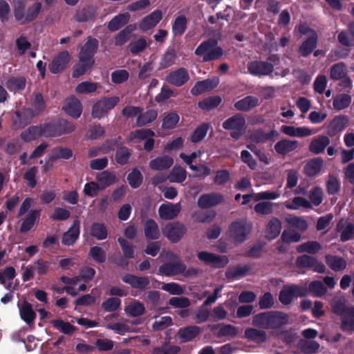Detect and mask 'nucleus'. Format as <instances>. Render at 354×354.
Instances as JSON below:
<instances>
[{"mask_svg": "<svg viewBox=\"0 0 354 354\" xmlns=\"http://www.w3.org/2000/svg\"><path fill=\"white\" fill-rule=\"evenodd\" d=\"M71 60V56L67 50L58 53L48 66L49 71L53 74L62 73L67 66Z\"/></svg>", "mask_w": 354, "mask_h": 354, "instance_id": "f8f14e48", "label": "nucleus"}, {"mask_svg": "<svg viewBox=\"0 0 354 354\" xmlns=\"http://www.w3.org/2000/svg\"><path fill=\"white\" fill-rule=\"evenodd\" d=\"M135 27L132 25L126 26L115 37V44L116 46L124 44L130 38L131 33L134 31Z\"/></svg>", "mask_w": 354, "mask_h": 354, "instance_id": "e2e57ef3", "label": "nucleus"}, {"mask_svg": "<svg viewBox=\"0 0 354 354\" xmlns=\"http://www.w3.org/2000/svg\"><path fill=\"white\" fill-rule=\"evenodd\" d=\"M176 58V50L173 48H168L160 59L159 68L160 69L169 68L175 63Z\"/></svg>", "mask_w": 354, "mask_h": 354, "instance_id": "3c124183", "label": "nucleus"}, {"mask_svg": "<svg viewBox=\"0 0 354 354\" xmlns=\"http://www.w3.org/2000/svg\"><path fill=\"white\" fill-rule=\"evenodd\" d=\"M252 324L263 328H270V312L259 313L253 317Z\"/></svg>", "mask_w": 354, "mask_h": 354, "instance_id": "69168bd1", "label": "nucleus"}, {"mask_svg": "<svg viewBox=\"0 0 354 354\" xmlns=\"http://www.w3.org/2000/svg\"><path fill=\"white\" fill-rule=\"evenodd\" d=\"M251 230V225L245 221H241L234 223L230 229V236L236 242H242L245 240L246 236Z\"/></svg>", "mask_w": 354, "mask_h": 354, "instance_id": "9b49d317", "label": "nucleus"}, {"mask_svg": "<svg viewBox=\"0 0 354 354\" xmlns=\"http://www.w3.org/2000/svg\"><path fill=\"white\" fill-rule=\"evenodd\" d=\"M62 109L68 115L77 119L82 114V106L79 99L74 95H71L65 100Z\"/></svg>", "mask_w": 354, "mask_h": 354, "instance_id": "4468645a", "label": "nucleus"}, {"mask_svg": "<svg viewBox=\"0 0 354 354\" xmlns=\"http://www.w3.org/2000/svg\"><path fill=\"white\" fill-rule=\"evenodd\" d=\"M281 230V223L277 218H272L268 223L266 229V237L272 240L278 236Z\"/></svg>", "mask_w": 354, "mask_h": 354, "instance_id": "c9c22d12", "label": "nucleus"}, {"mask_svg": "<svg viewBox=\"0 0 354 354\" xmlns=\"http://www.w3.org/2000/svg\"><path fill=\"white\" fill-rule=\"evenodd\" d=\"M221 102V97L218 95L209 96L198 102V106L205 111L216 108Z\"/></svg>", "mask_w": 354, "mask_h": 354, "instance_id": "c03bdc74", "label": "nucleus"}, {"mask_svg": "<svg viewBox=\"0 0 354 354\" xmlns=\"http://www.w3.org/2000/svg\"><path fill=\"white\" fill-rule=\"evenodd\" d=\"M180 350L178 346L168 345L165 343L162 346L154 348L152 354H178Z\"/></svg>", "mask_w": 354, "mask_h": 354, "instance_id": "774afa93", "label": "nucleus"}, {"mask_svg": "<svg viewBox=\"0 0 354 354\" xmlns=\"http://www.w3.org/2000/svg\"><path fill=\"white\" fill-rule=\"evenodd\" d=\"M118 96L102 97L97 100L92 106L91 115L93 118L100 120L109 114L119 103Z\"/></svg>", "mask_w": 354, "mask_h": 354, "instance_id": "39448f33", "label": "nucleus"}, {"mask_svg": "<svg viewBox=\"0 0 354 354\" xmlns=\"http://www.w3.org/2000/svg\"><path fill=\"white\" fill-rule=\"evenodd\" d=\"M40 215V209L30 210L28 214L21 220L19 232L21 233L29 232L39 222Z\"/></svg>", "mask_w": 354, "mask_h": 354, "instance_id": "a211bd4d", "label": "nucleus"}, {"mask_svg": "<svg viewBox=\"0 0 354 354\" xmlns=\"http://www.w3.org/2000/svg\"><path fill=\"white\" fill-rule=\"evenodd\" d=\"M307 290L297 286H285L279 294V301L285 305L289 304L294 298L306 295Z\"/></svg>", "mask_w": 354, "mask_h": 354, "instance_id": "1a4fd4ad", "label": "nucleus"}, {"mask_svg": "<svg viewBox=\"0 0 354 354\" xmlns=\"http://www.w3.org/2000/svg\"><path fill=\"white\" fill-rule=\"evenodd\" d=\"M189 80V75L187 69L184 67L170 72L167 76V81L176 87L185 85Z\"/></svg>", "mask_w": 354, "mask_h": 354, "instance_id": "dca6fc26", "label": "nucleus"}, {"mask_svg": "<svg viewBox=\"0 0 354 354\" xmlns=\"http://www.w3.org/2000/svg\"><path fill=\"white\" fill-rule=\"evenodd\" d=\"M259 104V99L254 96H247L237 101L234 106L237 110L248 111Z\"/></svg>", "mask_w": 354, "mask_h": 354, "instance_id": "79ce46f5", "label": "nucleus"}, {"mask_svg": "<svg viewBox=\"0 0 354 354\" xmlns=\"http://www.w3.org/2000/svg\"><path fill=\"white\" fill-rule=\"evenodd\" d=\"M73 157V151L67 147H56L51 151L50 160L52 161L58 159L68 160Z\"/></svg>", "mask_w": 354, "mask_h": 354, "instance_id": "603ef678", "label": "nucleus"}, {"mask_svg": "<svg viewBox=\"0 0 354 354\" xmlns=\"http://www.w3.org/2000/svg\"><path fill=\"white\" fill-rule=\"evenodd\" d=\"M288 322V316L282 312L270 311V328H277Z\"/></svg>", "mask_w": 354, "mask_h": 354, "instance_id": "58836bf2", "label": "nucleus"}, {"mask_svg": "<svg viewBox=\"0 0 354 354\" xmlns=\"http://www.w3.org/2000/svg\"><path fill=\"white\" fill-rule=\"evenodd\" d=\"M127 180L133 189H137L140 187L143 182V176L138 168H133L127 175Z\"/></svg>", "mask_w": 354, "mask_h": 354, "instance_id": "5fc2aeb1", "label": "nucleus"}, {"mask_svg": "<svg viewBox=\"0 0 354 354\" xmlns=\"http://www.w3.org/2000/svg\"><path fill=\"white\" fill-rule=\"evenodd\" d=\"M50 324L55 329L58 330L64 335H71L77 330V328L75 326L62 319H53L50 322Z\"/></svg>", "mask_w": 354, "mask_h": 354, "instance_id": "4c0bfd02", "label": "nucleus"}, {"mask_svg": "<svg viewBox=\"0 0 354 354\" xmlns=\"http://www.w3.org/2000/svg\"><path fill=\"white\" fill-rule=\"evenodd\" d=\"M174 163L173 158L167 155L158 156L149 161V167L154 171H161L169 169Z\"/></svg>", "mask_w": 354, "mask_h": 354, "instance_id": "cd10ccee", "label": "nucleus"}, {"mask_svg": "<svg viewBox=\"0 0 354 354\" xmlns=\"http://www.w3.org/2000/svg\"><path fill=\"white\" fill-rule=\"evenodd\" d=\"M337 229L341 234L340 238L342 241H348L353 237L354 224L342 220L337 224Z\"/></svg>", "mask_w": 354, "mask_h": 354, "instance_id": "e433bc0d", "label": "nucleus"}, {"mask_svg": "<svg viewBox=\"0 0 354 354\" xmlns=\"http://www.w3.org/2000/svg\"><path fill=\"white\" fill-rule=\"evenodd\" d=\"M80 233V222L78 219L74 220L69 229L63 234L62 243L64 245H73L78 239Z\"/></svg>", "mask_w": 354, "mask_h": 354, "instance_id": "6ab92c4d", "label": "nucleus"}, {"mask_svg": "<svg viewBox=\"0 0 354 354\" xmlns=\"http://www.w3.org/2000/svg\"><path fill=\"white\" fill-rule=\"evenodd\" d=\"M41 125H32L22 131L20 138L25 142L35 140L36 138L43 136Z\"/></svg>", "mask_w": 354, "mask_h": 354, "instance_id": "f704fd0d", "label": "nucleus"}, {"mask_svg": "<svg viewBox=\"0 0 354 354\" xmlns=\"http://www.w3.org/2000/svg\"><path fill=\"white\" fill-rule=\"evenodd\" d=\"M268 62L254 61L249 64L248 70L253 75H268L274 70V66L277 64L279 58L273 55L268 58Z\"/></svg>", "mask_w": 354, "mask_h": 354, "instance_id": "423d86ee", "label": "nucleus"}, {"mask_svg": "<svg viewBox=\"0 0 354 354\" xmlns=\"http://www.w3.org/2000/svg\"><path fill=\"white\" fill-rule=\"evenodd\" d=\"M125 312L131 317H140L145 313V307L142 303L134 300L125 307Z\"/></svg>", "mask_w": 354, "mask_h": 354, "instance_id": "8fccbe9b", "label": "nucleus"}, {"mask_svg": "<svg viewBox=\"0 0 354 354\" xmlns=\"http://www.w3.org/2000/svg\"><path fill=\"white\" fill-rule=\"evenodd\" d=\"M348 125V118L346 115H340L335 117L327 127V134L334 136L342 131Z\"/></svg>", "mask_w": 354, "mask_h": 354, "instance_id": "412c9836", "label": "nucleus"}, {"mask_svg": "<svg viewBox=\"0 0 354 354\" xmlns=\"http://www.w3.org/2000/svg\"><path fill=\"white\" fill-rule=\"evenodd\" d=\"M43 137L57 138L63 135L73 133L75 130V125L73 122L66 119L59 118L49 122L41 124Z\"/></svg>", "mask_w": 354, "mask_h": 354, "instance_id": "f257e3e1", "label": "nucleus"}, {"mask_svg": "<svg viewBox=\"0 0 354 354\" xmlns=\"http://www.w3.org/2000/svg\"><path fill=\"white\" fill-rule=\"evenodd\" d=\"M179 121V115L175 111L169 113L166 115L162 122V129L170 130L176 127Z\"/></svg>", "mask_w": 354, "mask_h": 354, "instance_id": "680f3d73", "label": "nucleus"}, {"mask_svg": "<svg viewBox=\"0 0 354 354\" xmlns=\"http://www.w3.org/2000/svg\"><path fill=\"white\" fill-rule=\"evenodd\" d=\"M299 31L302 35H306L308 39L303 42L299 48V53L303 56H307L313 50L316 46L317 36L316 32L310 29L306 25H301L299 27Z\"/></svg>", "mask_w": 354, "mask_h": 354, "instance_id": "6e6552de", "label": "nucleus"}, {"mask_svg": "<svg viewBox=\"0 0 354 354\" xmlns=\"http://www.w3.org/2000/svg\"><path fill=\"white\" fill-rule=\"evenodd\" d=\"M330 77L333 80L344 79L345 87L351 88L352 83L347 77V68L345 64L339 63L333 65L330 68Z\"/></svg>", "mask_w": 354, "mask_h": 354, "instance_id": "bb28decb", "label": "nucleus"}, {"mask_svg": "<svg viewBox=\"0 0 354 354\" xmlns=\"http://www.w3.org/2000/svg\"><path fill=\"white\" fill-rule=\"evenodd\" d=\"M12 119L13 126L16 129L24 128L30 123L32 119L37 116L33 110L30 108L17 110Z\"/></svg>", "mask_w": 354, "mask_h": 354, "instance_id": "ddd939ff", "label": "nucleus"}, {"mask_svg": "<svg viewBox=\"0 0 354 354\" xmlns=\"http://www.w3.org/2000/svg\"><path fill=\"white\" fill-rule=\"evenodd\" d=\"M122 281L129 285L132 288L144 291L150 288V280L148 277L137 276L127 273L122 276Z\"/></svg>", "mask_w": 354, "mask_h": 354, "instance_id": "9d476101", "label": "nucleus"}, {"mask_svg": "<svg viewBox=\"0 0 354 354\" xmlns=\"http://www.w3.org/2000/svg\"><path fill=\"white\" fill-rule=\"evenodd\" d=\"M221 203V194L215 193L204 194L200 196L197 205L201 209H209Z\"/></svg>", "mask_w": 354, "mask_h": 354, "instance_id": "393cba45", "label": "nucleus"}, {"mask_svg": "<svg viewBox=\"0 0 354 354\" xmlns=\"http://www.w3.org/2000/svg\"><path fill=\"white\" fill-rule=\"evenodd\" d=\"M326 262L327 265L335 271L342 270L346 267V261L344 259L336 256H326Z\"/></svg>", "mask_w": 354, "mask_h": 354, "instance_id": "13d9d810", "label": "nucleus"}, {"mask_svg": "<svg viewBox=\"0 0 354 354\" xmlns=\"http://www.w3.org/2000/svg\"><path fill=\"white\" fill-rule=\"evenodd\" d=\"M162 19V11L156 10L142 19L139 25L140 29L142 31L151 30L154 28Z\"/></svg>", "mask_w": 354, "mask_h": 354, "instance_id": "b1692460", "label": "nucleus"}, {"mask_svg": "<svg viewBox=\"0 0 354 354\" xmlns=\"http://www.w3.org/2000/svg\"><path fill=\"white\" fill-rule=\"evenodd\" d=\"M218 84V80L213 79H206L202 81H198L192 88L190 93L194 96H198L203 93L208 92L214 89Z\"/></svg>", "mask_w": 354, "mask_h": 354, "instance_id": "5701e85b", "label": "nucleus"}, {"mask_svg": "<svg viewBox=\"0 0 354 354\" xmlns=\"http://www.w3.org/2000/svg\"><path fill=\"white\" fill-rule=\"evenodd\" d=\"M98 46L99 41L97 39L89 37L82 47L79 58H82L83 60L95 61L93 57L97 50Z\"/></svg>", "mask_w": 354, "mask_h": 354, "instance_id": "f3484780", "label": "nucleus"}, {"mask_svg": "<svg viewBox=\"0 0 354 354\" xmlns=\"http://www.w3.org/2000/svg\"><path fill=\"white\" fill-rule=\"evenodd\" d=\"M158 116V111L155 109H149L145 113H140L137 117L136 126L143 127L153 122Z\"/></svg>", "mask_w": 354, "mask_h": 354, "instance_id": "a18cd8bd", "label": "nucleus"}, {"mask_svg": "<svg viewBox=\"0 0 354 354\" xmlns=\"http://www.w3.org/2000/svg\"><path fill=\"white\" fill-rule=\"evenodd\" d=\"M245 336L249 340L255 342H263L267 338L265 331L256 328H250L245 330Z\"/></svg>", "mask_w": 354, "mask_h": 354, "instance_id": "6e6d98bb", "label": "nucleus"}, {"mask_svg": "<svg viewBox=\"0 0 354 354\" xmlns=\"http://www.w3.org/2000/svg\"><path fill=\"white\" fill-rule=\"evenodd\" d=\"M245 122V119L242 115H236L227 120L224 122L223 127L225 129L233 130L231 136L234 138H238L243 132Z\"/></svg>", "mask_w": 354, "mask_h": 354, "instance_id": "2eb2a0df", "label": "nucleus"}, {"mask_svg": "<svg viewBox=\"0 0 354 354\" xmlns=\"http://www.w3.org/2000/svg\"><path fill=\"white\" fill-rule=\"evenodd\" d=\"M218 41L208 39L198 45L195 50V55L203 57L205 62L216 60L221 57V47L217 46Z\"/></svg>", "mask_w": 354, "mask_h": 354, "instance_id": "7ed1b4c3", "label": "nucleus"}, {"mask_svg": "<svg viewBox=\"0 0 354 354\" xmlns=\"http://www.w3.org/2000/svg\"><path fill=\"white\" fill-rule=\"evenodd\" d=\"M144 233L146 239L149 240H157L160 236L158 225L152 218H149L145 221Z\"/></svg>", "mask_w": 354, "mask_h": 354, "instance_id": "473e14b6", "label": "nucleus"}, {"mask_svg": "<svg viewBox=\"0 0 354 354\" xmlns=\"http://www.w3.org/2000/svg\"><path fill=\"white\" fill-rule=\"evenodd\" d=\"M333 311L341 317V328L346 331L354 330V306L347 305L344 297H336L331 304Z\"/></svg>", "mask_w": 354, "mask_h": 354, "instance_id": "f03ea898", "label": "nucleus"}, {"mask_svg": "<svg viewBox=\"0 0 354 354\" xmlns=\"http://www.w3.org/2000/svg\"><path fill=\"white\" fill-rule=\"evenodd\" d=\"M18 306L21 319L30 326L34 324L37 317V314L33 310L32 306L28 301L24 299L21 305L18 304Z\"/></svg>", "mask_w": 354, "mask_h": 354, "instance_id": "4be33fe9", "label": "nucleus"}, {"mask_svg": "<svg viewBox=\"0 0 354 354\" xmlns=\"http://www.w3.org/2000/svg\"><path fill=\"white\" fill-rule=\"evenodd\" d=\"M187 232L185 225L179 222L175 221L165 225L162 229L163 235L171 243H178Z\"/></svg>", "mask_w": 354, "mask_h": 354, "instance_id": "0eeeda50", "label": "nucleus"}, {"mask_svg": "<svg viewBox=\"0 0 354 354\" xmlns=\"http://www.w3.org/2000/svg\"><path fill=\"white\" fill-rule=\"evenodd\" d=\"M283 205L289 210H298L303 209H311L310 202L301 196H295L288 201H285Z\"/></svg>", "mask_w": 354, "mask_h": 354, "instance_id": "7c9ffc66", "label": "nucleus"}, {"mask_svg": "<svg viewBox=\"0 0 354 354\" xmlns=\"http://www.w3.org/2000/svg\"><path fill=\"white\" fill-rule=\"evenodd\" d=\"M322 167V160L319 158H315L308 161L305 167V174L309 176H313L319 174Z\"/></svg>", "mask_w": 354, "mask_h": 354, "instance_id": "864d4df0", "label": "nucleus"}, {"mask_svg": "<svg viewBox=\"0 0 354 354\" xmlns=\"http://www.w3.org/2000/svg\"><path fill=\"white\" fill-rule=\"evenodd\" d=\"M89 234L91 236L99 241L106 239L108 236L106 226L104 223L99 222H94L92 223L90 227Z\"/></svg>", "mask_w": 354, "mask_h": 354, "instance_id": "a19ab883", "label": "nucleus"}, {"mask_svg": "<svg viewBox=\"0 0 354 354\" xmlns=\"http://www.w3.org/2000/svg\"><path fill=\"white\" fill-rule=\"evenodd\" d=\"M329 143L330 140L327 136H319L317 138L314 139L311 142L309 147V149L313 153L318 154L324 151V150Z\"/></svg>", "mask_w": 354, "mask_h": 354, "instance_id": "de8ad7c7", "label": "nucleus"}, {"mask_svg": "<svg viewBox=\"0 0 354 354\" xmlns=\"http://www.w3.org/2000/svg\"><path fill=\"white\" fill-rule=\"evenodd\" d=\"M197 257L201 261L208 266L218 267V264L221 263V256L206 251L198 252Z\"/></svg>", "mask_w": 354, "mask_h": 354, "instance_id": "37998d69", "label": "nucleus"}, {"mask_svg": "<svg viewBox=\"0 0 354 354\" xmlns=\"http://www.w3.org/2000/svg\"><path fill=\"white\" fill-rule=\"evenodd\" d=\"M209 128V125L207 123H203L197 127L191 136V141L193 143H198L203 140L206 136Z\"/></svg>", "mask_w": 354, "mask_h": 354, "instance_id": "052dcab7", "label": "nucleus"}, {"mask_svg": "<svg viewBox=\"0 0 354 354\" xmlns=\"http://www.w3.org/2000/svg\"><path fill=\"white\" fill-rule=\"evenodd\" d=\"M351 102V96L348 94L342 93L334 97L333 105L335 109L339 111L347 108Z\"/></svg>", "mask_w": 354, "mask_h": 354, "instance_id": "4d7b16f0", "label": "nucleus"}, {"mask_svg": "<svg viewBox=\"0 0 354 354\" xmlns=\"http://www.w3.org/2000/svg\"><path fill=\"white\" fill-rule=\"evenodd\" d=\"M96 8L93 6H86L80 8L75 15L74 19L77 22H88L93 21L95 18Z\"/></svg>", "mask_w": 354, "mask_h": 354, "instance_id": "c85d7f7f", "label": "nucleus"}, {"mask_svg": "<svg viewBox=\"0 0 354 354\" xmlns=\"http://www.w3.org/2000/svg\"><path fill=\"white\" fill-rule=\"evenodd\" d=\"M129 18L130 16L128 13L119 14L108 23L107 28L112 32L116 31L125 26L128 23Z\"/></svg>", "mask_w": 354, "mask_h": 354, "instance_id": "ea45409f", "label": "nucleus"}, {"mask_svg": "<svg viewBox=\"0 0 354 354\" xmlns=\"http://www.w3.org/2000/svg\"><path fill=\"white\" fill-rule=\"evenodd\" d=\"M322 248L321 245L317 241H307L297 247L299 252H308L310 254H315Z\"/></svg>", "mask_w": 354, "mask_h": 354, "instance_id": "0e129e2a", "label": "nucleus"}, {"mask_svg": "<svg viewBox=\"0 0 354 354\" xmlns=\"http://www.w3.org/2000/svg\"><path fill=\"white\" fill-rule=\"evenodd\" d=\"M281 131L291 137L303 138L315 134L317 131L307 127H295L293 126L283 125Z\"/></svg>", "mask_w": 354, "mask_h": 354, "instance_id": "aec40b11", "label": "nucleus"}, {"mask_svg": "<svg viewBox=\"0 0 354 354\" xmlns=\"http://www.w3.org/2000/svg\"><path fill=\"white\" fill-rule=\"evenodd\" d=\"M201 330L197 326H189L178 330V336L182 343L193 340L201 333Z\"/></svg>", "mask_w": 354, "mask_h": 354, "instance_id": "2f4dec72", "label": "nucleus"}, {"mask_svg": "<svg viewBox=\"0 0 354 354\" xmlns=\"http://www.w3.org/2000/svg\"><path fill=\"white\" fill-rule=\"evenodd\" d=\"M180 274L189 277L196 275L198 271L194 268L187 269L186 265L180 261L165 263L158 268V274L171 277Z\"/></svg>", "mask_w": 354, "mask_h": 354, "instance_id": "20e7f679", "label": "nucleus"}, {"mask_svg": "<svg viewBox=\"0 0 354 354\" xmlns=\"http://www.w3.org/2000/svg\"><path fill=\"white\" fill-rule=\"evenodd\" d=\"M187 26V19L185 16L180 15L176 17L172 24V32L175 37L182 36Z\"/></svg>", "mask_w": 354, "mask_h": 354, "instance_id": "49530a36", "label": "nucleus"}, {"mask_svg": "<svg viewBox=\"0 0 354 354\" xmlns=\"http://www.w3.org/2000/svg\"><path fill=\"white\" fill-rule=\"evenodd\" d=\"M297 145L296 140H283L275 144L274 149L278 153L285 154L295 150Z\"/></svg>", "mask_w": 354, "mask_h": 354, "instance_id": "09e8293b", "label": "nucleus"}, {"mask_svg": "<svg viewBox=\"0 0 354 354\" xmlns=\"http://www.w3.org/2000/svg\"><path fill=\"white\" fill-rule=\"evenodd\" d=\"M186 177V170L180 166H175L169 175V180L171 183H181L185 180Z\"/></svg>", "mask_w": 354, "mask_h": 354, "instance_id": "bf43d9fd", "label": "nucleus"}, {"mask_svg": "<svg viewBox=\"0 0 354 354\" xmlns=\"http://www.w3.org/2000/svg\"><path fill=\"white\" fill-rule=\"evenodd\" d=\"M180 212L179 203L162 204L158 209V214L163 220H172L175 218Z\"/></svg>", "mask_w": 354, "mask_h": 354, "instance_id": "a878e982", "label": "nucleus"}, {"mask_svg": "<svg viewBox=\"0 0 354 354\" xmlns=\"http://www.w3.org/2000/svg\"><path fill=\"white\" fill-rule=\"evenodd\" d=\"M131 156V151L127 147L123 145L116 151L115 160L117 163L124 165L129 162Z\"/></svg>", "mask_w": 354, "mask_h": 354, "instance_id": "338daca9", "label": "nucleus"}, {"mask_svg": "<svg viewBox=\"0 0 354 354\" xmlns=\"http://www.w3.org/2000/svg\"><path fill=\"white\" fill-rule=\"evenodd\" d=\"M96 180L101 187V190L103 191L107 187L114 185L118 180V178L114 172L106 170L99 173L96 176Z\"/></svg>", "mask_w": 354, "mask_h": 354, "instance_id": "c756f323", "label": "nucleus"}, {"mask_svg": "<svg viewBox=\"0 0 354 354\" xmlns=\"http://www.w3.org/2000/svg\"><path fill=\"white\" fill-rule=\"evenodd\" d=\"M95 61L83 60L82 58H79V62L73 66L72 77L73 78H78L84 75L91 69Z\"/></svg>", "mask_w": 354, "mask_h": 354, "instance_id": "72a5a7b5", "label": "nucleus"}]
</instances>
